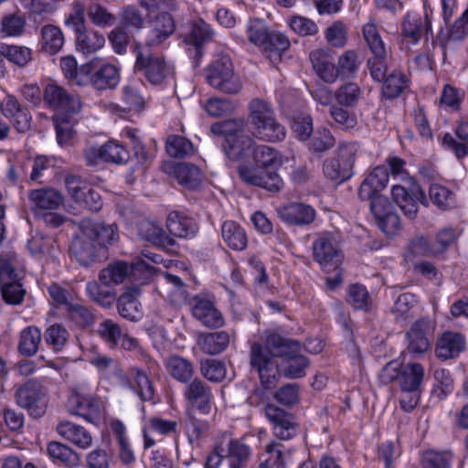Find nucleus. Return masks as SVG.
Returning <instances> with one entry per match:
<instances>
[{"label": "nucleus", "mask_w": 468, "mask_h": 468, "mask_svg": "<svg viewBox=\"0 0 468 468\" xmlns=\"http://www.w3.org/2000/svg\"><path fill=\"white\" fill-rule=\"evenodd\" d=\"M298 347L297 341L284 338L276 333L267 336L265 346L258 342L251 345L250 366L259 374L261 383L265 389L275 388L280 379L279 357L283 358Z\"/></svg>", "instance_id": "nucleus-1"}, {"label": "nucleus", "mask_w": 468, "mask_h": 468, "mask_svg": "<svg viewBox=\"0 0 468 468\" xmlns=\"http://www.w3.org/2000/svg\"><path fill=\"white\" fill-rule=\"evenodd\" d=\"M251 155L258 167L239 166L238 173L240 179L248 185L259 186L270 192H279L283 186L282 179L276 171L268 169H276L282 165L281 154L268 145L255 144Z\"/></svg>", "instance_id": "nucleus-2"}, {"label": "nucleus", "mask_w": 468, "mask_h": 468, "mask_svg": "<svg viewBox=\"0 0 468 468\" xmlns=\"http://www.w3.org/2000/svg\"><path fill=\"white\" fill-rule=\"evenodd\" d=\"M390 173L394 179H399L405 185L395 184L391 187L393 201L409 219H414L419 211V204L428 206L426 194L405 170L406 162L398 157L388 158Z\"/></svg>", "instance_id": "nucleus-3"}, {"label": "nucleus", "mask_w": 468, "mask_h": 468, "mask_svg": "<svg viewBox=\"0 0 468 468\" xmlns=\"http://www.w3.org/2000/svg\"><path fill=\"white\" fill-rule=\"evenodd\" d=\"M140 5L147 11L149 23L145 46L158 48L176 32L172 13L178 9V4L176 0H140Z\"/></svg>", "instance_id": "nucleus-4"}, {"label": "nucleus", "mask_w": 468, "mask_h": 468, "mask_svg": "<svg viewBox=\"0 0 468 468\" xmlns=\"http://www.w3.org/2000/svg\"><path fill=\"white\" fill-rule=\"evenodd\" d=\"M253 451L246 437L224 438L207 454L203 468H248Z\"/></svg>", "instance_id": "nucleus-5"}, {"label": "nucleus", "mask_w": 468, "mask_h": 468, "mask_svg": "<svg viewBox=\"0 0 468 468\" xmlns=\"http://www.w3.org/2000/svg\"><path fill=\"white\" fill-rule=\"evenodd\" d=\"M245 35L233 32L234 40L240 45L247 42L254 45L262 51L281 55L289 49L291 42L283 33L271 29L261 18L250 17L245 25Z\"/></svg>", "instance_id": "nucleus-6"}, {"label": "nucleus", "mask_w": 468, "mask_h": 468, "mask_svg": "<svg viewBox=\"0 0 468 468\" xmlns=\"http://www.w3.org/2000/svg\"><path fill=\"white\" fill-rule=\"evenodd\" d=\"M248 124L251 134L265 142H281L286 136V129L281 124L271 103L253 99L249 104Z\"/></svg>", "instance_id": "nucleus-7"}, {"label": "nucleus", "mask_w": 468, "mask_h": 468, "mask_svg": "<svg viewBox=\"0 0 468 468\" xmlns=\"http://www.w3.org/2000/svg\"><path fill=\"white\" fill-rule=\"evenodd\" d=\"M205 78L210 87L225 94H238L242 89L241 80L227 55L217 58L205 69Z\"/></svg>", "instance_id": "nucleus-8"}, {"label": "nucleus", "mask_w": 468, "mask_h": 468, "mask_svg": "<svg viewBox=\"0 0 468 468\" xmlns=\"http://www.w3.org/2000/svg\"><path fill=\"white\" fill-rule=\"evenodd\" d=\"M134 69L152 85L163 84L174 75V67L163 56L138 48Z\"/></svg>", "instance_id": "nucleus-9"}, {"label": "nucleus", "mask_w": 468, "mask_h": 468, "mask_svg": "<svg viewBox=\"0 0 468 468\" xmlns=\"http://www.w3.org/2000/svg\"><path fill=\"white\" fill-rule=\"evenodd\" d=\"M16 401L31 417L40 418L45 414L48 406L46 389L40 383L29 380L16 389Z\"/></svg>", "instance_id": "nucleus-10"}, {"label": "nucleus", "mask_w": 468, "mask_h": 468, "mask_svg": "<svg viewBox=\"0 0 468 468\" xmlns=\"http://www.w3.org/2000/svg\"><path fill=\"white\" fill-rule=\"evenodd\" d=\"M313 256L324 271L336 270L343 260L339 244L330 234H323L314 241Z\"/></svg>", "instance_id": "nucleus-11"}, {"label": "nucleus", "mask_w": 468, "mask_h": 468, "mask_svg": "<svg viewBox=\"0 0 468 468\" xmlns=\"http://www.w3.org/2000/svg\"><path fill=\"white\" fill-rule=\"evenodd\" d=\"M43 101L48 108L60 112L61 116L76 114L81 109L80 98L56 83H48L45 87Z\"/></svg>", "instance_id": "nucleus-12"}, {"label": "nucleus", "mask_w": 468, "mask_h": 468, "mask_svg": "<svg viewBox=\"0 0 468 468\" xmlns=\"http://www.w3.org/2000/svg\"><path fill=\"white\" fill-rule=\"evenodd\" d=\"M401 37L409 44L416 45L421 38L433 37L431 20L427 13L424 16L416 12H408L401 21Z\"/></svg>", "instance_id": "nucleus-13"}, {"label": "nucleus", "mask_w": 468, "mask_h": 468, "mask_svg": "<svg viewBox=\"0 0 468 468\" xmlns=\"http://www.w3.org/2000/svg\"><path fill=\"white\" fill-rule=\"evenodd\" d=\"M66 407L70 415L83 418L91 423L98 421L101 416V404L90 394L72 392L67 400Z\"/></svg>", "instance_id": "nucleus-14"}, {"label": "nucleus", "mask_w": 468, "mask_h": 468, "mask_svg": "<svg viewBox=\"0 0 468 468\" xmlns=\"http://www.w3.org/2000/svg\"><path fill=\"white\" fill-rule=\"evenodd\" d=\"M277 212L282 221L290 227H307L316 218V210L303 202H289Z\"/></svg>", "instance_id": "nucleus-15"}, {"label": "nucleus", "mask_w": 468, "mask_h": 468, "mask_svg": "<svg viewBox=\"0 0 468 468\" xmlns=\"http://www.w3.org/2000/svg\"><path fill=\"white\" fill-rule=\"evenodd\" d=\"M183 395L192 409L204 415L211 411L214 396L211 388L203 380L195 378L188 382Z\"/></svg>", "instance_id": "nucleus-16"}, {"label": "nucleus", "mask_w": 468, "mask_h": 468, "mask_svg": "<svg viewBox=\"0 0 468 468\" xmlns=\"http://www.w3.org/2000/svg\"><path fill=\"white\" fill-rule=\"evenodd\" d=\"M153 268L144 259H140L129 266L125 261H119L110 264L107 268L101 271L99 279L101 284L111 287L124 282L128 275L133 271H146L151 272Z\"/></svg>", "instance_id": "nucleus-17"}, {"label": "nucleus", "mask_w": 468, "mask_h": 468, "mask_svg": "<svg viewBox=\"0 0 468 468\" xmlns=\"http://www.w3.org/2000/svg\"><path fill=\"white\" fill-rule=\"evenodd\" d=\"M432 328L428 318L417 320L407 333L408 349L412 354H424L431 348Z\"/></svg>", "instance_id": "nucleus-18"}, {"label": "nucleus", "mask_w": 468, "mask_h": 468, "mask_svg": "<svg viewBox=\"0 0 468 468\" xmlns=\"http://www.w3.org/2000/svg\"><path fill=\"white\" fill-rule=\"evenodd\" d=\"M2 112L17 133H26L29 130L31 113L27 107L23 106L14 95H6L3 101Z\"/></svg>", "instance_id": "nucleus-19"}, {"label": "nucleus", "mask_w": 468, "mask_h": 468, "mask_svg": "<svg viewBox=\"0 0 468 468\" xmlns=\"http://www.w3.org/2000/svg\"><path fill=\"white\" fill-rule=\"evenodd\" d=\"M80 229L86 237L91 238L98 247H107L115 241L118 235V229L115 224L105 225L90 219H83L80 224Z\"/></svg>", "instance_id": "nucleus-20"}, {"label": "nucleus", "mask_w": 468, "mask_h": 468, "mask_svg": "<svg viewBox=\"0 0 468 468\" xmlns=\"http://www.w3.org/2000/svg\"><path fill=\"white\" fill-rule=\"evenodd\" d=\"M191 304L193 316L205 326L217 328L223 325L222 314L211 300L201 295H196Z\"/></svg>", "instance_id": "nucleus-21"}, {"label": "nucleus", "mask_w": 468, "mask_h": 468, "mask_svg": "<svg viewBox=\"0 0 468 468\" xmlns=\"http://www.w3.org/2000/svg\"><path fill=\"white\" fill-rule=\"evenodd\" d=\"M310 61L316 75L326 83H334L338 71L329 49L317 48L310 53Z\"/></svg>", "instance_id": "nucleus-22"}, {"label": "nucleus", "mask_w": 468, "mask_h": 468, "mask_svg": "<svg viewBox=\"0 0 468 468\" xmlns=\"http://www.w3.org/2000/svg\"><path fill=\"white\" fill-rule=\"evenodd\" d=\"M213 30L204 20L198 19L188 24L187 32L185 33L183 42L186 45L194 47L195 56L202 57L203 45L212 37Z\"/></svg>", "instance_id": "nucleus-23"}, {"label": "nucleus", "mask_w": 468, "mask_h": 468, "mask_svg": "<svg viewBox=\"0 0 468 468\" xmlns=\"http://www.w3.org/2000/svg\"><path fill=\"white\" fill-rule=\"evenodd\" d=\"M441 144L458 160L468 156V122H461L455 127L453 133H446L442 136Z\"/></svg>", "instance_id": "nucleus-24"}, {"label": "nucleus", "mask_w": 468, "mask_h": 468, "mask_svg": "<svg viewBox=\"0 0 468 468\" xmlns=\"http://www.w3.org/2000/svg\"><path fill=\"white\" fill-rule=\"evenodd\" d=\"M465 344V337L462 334L444 332L437 341L435 355L442 360L457 357L464 350Z\"/></svg>", "instance_id": "nucleus-25"}, {"label": "nucleus", "mask_w": 468, "mask_h": 468, "mask_svg": "<svg viewBox=\"0 0 468 468\" xmlns=\"http://www.w3.org/2000/svg\"><path fill=\"white\" fill-rule=\"evenodd\" d=\"M28 200L34 210H56L63 205L64 197L53 187H41L29 191Z\"/></svg>", "instance_id": "nucleus-26"}, {"label": "nucleus", "mask_w": 468, "mask_h": 468, "mask_svg": "<svg viewBox=\"0 0 468 468\" xmlns=\"http://www.w3.org/2000/svg\"><path fill=\"white\" fill-rule=\"evenodd\" d=\"M169 232L177 238L192 239L198 232V225L193 218L183 212L171 211L166 218Z\"/></svg>", "instance_id": "nucleus-27"}, {"label": "nucleus", "mask_w": 468, "mask_h": 468, "mask_svg": "<svg viewBox=\"0 0 468 468\" xmlns=\"http://www.w3.org/2000/svg\"><path fill=\"white\" fill-rule=\"evenodd\" d=\"M389 178L388 168L383 165L376 166L364 179L358 190L360 199H369L387 186Z\"/></svg>", "instance_id": "nucleus-28"}, {"label": "nucleus", "mask_w": 468, "mask_h": 468, "mask_svg": "<svg viewBox=\"0 0 468 468\" xmlns=\"http://www.w3.org/2000/svg\"><path fill=\"white\" fill-rule=\"evenodd\" d=\"M57 432L66 441L80 449H87L92 443V437L83 426L69 420L60 421L56 428Z\"/></svg>", "instance_id": "nucleus-29"}, {"label": "nucleus", "mask_w": 468, "mask_h": 468, "mask_svg": "<svg viewBox=\"0 0 468 468\" xmlns=\"http://www.w3.org/2000/svg\"><path fill=\"white\" fill-rule=\"evenodd\" d=\"M254 145L255 142L251 137L240 133L225 142L223 149L229 160L239 161L245 160L251 155Z\"/></svg>", "instance_id": "nucleus-30"}, {"label": "nucleus", "mask_w": 468, "mask_h": 468, "mask_svg": "<svg viewBox=\"0 0 468 468\" xmlns=\"http://www.w3.org/2000/svg\"><path fill=\"white\" fill-rule=\"evenodd\" d=\"M139 290L133 288L122 293L117 301L119 314L129 321H138L143 317L141 303L138 301Z\"/></svg>", "instance_id": "nucleus-31"}, {"label": "nucleus", "mask_w": 468, "mask_h": 468, "mask_svg": "<svg viewBox=\"0 0 468 468\" xmlns=\"http://www.w3.org/2000/svg\"><path fill=\"white\" fill-rule=\"evenodd\" d=\"M138 234L143 239L161 248H169L175 244V240L164 229L153 221L142 220L138 224Z\"/></svg>", "instance_id": "nucleus-32"}, {"label": "nucleus", "mask_w": 468, "mask_h": 468, "mask_svg": "<svg viewBox=\"0 0 468 468\" xmlns=\"http://www.w3.org/2000/svg\"><path fill=\"white\" fill-rule=\"evenodd\" d=\"M173 174L178 184L186 189H197L203 180L199 167L189 163H179L174 166Z\"/></svg>", "instance_id": "nucleus-33"}, {"label": "nucleus", "mask_w": 468, "mask_h": 468, "mask_svg": "<svg viewBox=\"0 0 468 468\" xmlns=\"http://www.w3.org/2000/svg\"><path fill=\"white\" fill-rule=\"evenodd\" d=\"M221 237L225 244L233 250L240 251L247 247L245 229L233 220H227L222 224Z\"/></svg>", "instance_id": "nucleus-34"}, {"label": "nucleus", "mask_w": 468, "mask_h": 468, "mask_svg": "<svg viewBox=\"0 0 468 468\" xmlns=\"http://www.w3.org/2000/svg\"><path fill=\"white\" fill-rule=\"evenodd\" d=\"M382 82L381 94L387 100H394L410 89V80L399 70H392Z\"/></svg>", "instance_id": "nucleus-35"}, {"label": "nucleus", "mask_w": 468, "mask_h": 468, "mask_svg": "<svg viewBox=\"0 0 468 468\" xmlns=\"http://www.w3.org/2000/svg\"><path fill=\"white\" fill-rule=\"evenodd\" d=\"M282 363L280 364L281 376L287 378H301L305 376V369L309 366V360L306 356L297 354V349H293L285 356Z\"/></svg>", "instance_id": "nucleus-36"}, {"label": "nucleus", "mask_w": 468, "mask_h": 468, "mask_svg": "<svg viewBox=\"0 0 468 468\" xmlns=\"http://www.w3.org/2000/svg\"><path fill=\"white\" fill-rule=\"evenodd\" d=\"M181 425L191 445L197 444L209 430L208 421L197 418L190 410L186 411Z\"/></svg>", "instance_id": "nucleus-37"}, {"label": "nucleus", "mask_w": 468, "mask_h": 468, "mask_svg": "<svg viewBox=\"0 0 468 468\" xmlns=\"http://www.w3.org/2000/svg\"><path fill=\"white\" fill-rule=\"evenodd\" d=\"M381 27L375 17H370L361 27L363 40L371 53L388 50L380 35Z\"/></svg>", "instance_id": "nucleus-38"}, {"label": "nucleus", "mask_w": 468, "mask_h": 468, "mask_svg": "<svg viewBox=\"0 0 468 468\" xmlns=\"http://www.w3.org/2000/svg\"><path fill=\"white\" fill-rule=\"evenodd\" d=\"M47 452L54 463L72 468L78 466L80 457L71 448L58 442L51 441L48 444Z\"/></svg>", "instance_id": "nucleus-39"}, {"label": "nucleus", "mask_w": 468, "mask_h": 468, "mask_svg": "<svg viewBox=\"0 0 468 468\" xmlns=\"http://www.w3.org/2000/svg\"><path fill=\"white\" fill-rule=\"evenodd\" d=\"M119 81V70L112 64L102 65L91 76L89 75V82L98 90L115 88Z\"/></svg>", "instance_id": "nucleus-40"}, {"label": "nucleus", "mask_w": 468, "mask_h": 468, "mask_svg": "<svg viewBox=\"0 0 468 468\" xmlns=\"http://www.w3.org/2000/svg\"><path fill=\"white\" fill-rule=\"evenodd\" d=\"M97 244L91 238H88L80 230L79 235L73 241L72 250L77 261L80 265L89 266L97 257Z\"/></svg>", "instance_id": "nucleus-41"}, {"label": "nucleus", "mask_w": 468, "mask_h": 468, "mask_svg": "<svg viewBox=\"0 0 468 468\" xmlns=\"http://www.w3.org/2000/svg\"><path fill=\"white\" fill-rule=\"evenodd\" d=\"M467 32L468 8L463 13L461 17L454 22L447 34H444L442 28L440 30L436 38L433 40V45H438L442 49H445L449 40L461 41L464 39Z\"/></svg>", "instance_id": "nucleus-42"}, {"label": "nucleus", "mask_w": 468, "mask_h": 468, "mask_svg": "<svg viewBox=\"0 0 468 468\" xmlns=\"http://www.w3.org/2000/svg\"><path fill=\"white\" fill-rule=\"evenodd\" d=\"M104 44L105 37L99 31L86 27L76 34L77 49L85 55L97 52Z\"/></svg>", "instance_id": "nucleus-43"}, {"label": "nucleus", "mask_w": 468, "mask_h": 468, "mask_svg": "<svg viewBox=\"0 0 468 468\" xmlns=\"http://www.w3.org/2000/svg\"><path fill=\"white\" fill-rule=\"evenodd\" d=\"M229 344V335L224 331L205 333L198 337V346L201 351L208 355L221 353L228 347Z\"/></svg>", "instance_id": "nucleus-44"}, {"label": "nucleus", "mask_w": 468, "mask_h": 468, "mask_svg": "<svg viewBox=\"0 0 468 468\" xmlns=\"http://www.w3.org/2000/svg\"><path fill=\"white\" fill-rule=\"evenodd\" d=\"M169 375L181 383L187 384L194 375L193 363L180 356H171L166 362Z\"/></svg>", "instance_id": "nucleus-45"}, {"label": "nucleus", "mask_w": 468, "mask_h": 468, "mask_svg": "<svg viewBox=\"0 0 468 468\" xmlns=\"http://www.w3.org/2000/svg\"><path fill=\"white\" fill-rule=\"evenodd\" d=\"M42 334L38 327L28 325L20 332L18 352L26 356H34L41 343Z\"/></svg>", "instance_id": "nucleus-46"}, {"label": "nucleus", "mask_w": 468, "mask_h": 468, "mask_svg": "<svg viewBox=\"0 0 468 468\" xmlns=\"http://www.w3.org/2000/svg\"><path fill=\"white\" fill-rule=\"evenodd\" d=\"M424 367L420 363H410L402 367L399 386V388L422 390Z\"/></svg>", "instance_id": "nucleus-47"}, {"label": "nucleus", "mask_w": 468, "mask_h": 468, "mask_svg": "<svg viewBox=\"0 0 468 468\" xmlns=\"http://www.w3.org/2000/svg\"><path fill=\"white\" fill-rule=\"evenodd\" d=\"M389 60L388 50L371 53V56L367 59L366 67L373 80L381 82L388 75Z\"/></svg>", "instance_id": "nucleus-48"}, {"label": "nucleus", "mask_w": 468, "mask_h": 468, "mask_svg": "<svg viewBox=\"0 0 468 468\" xmlns=\"http://www.w3.org/2000/svg\"><path fill=\"white\" fill-rule=\"evenodd\" d=\"M65 39L62 30L48 24L41 28V48L48 54H56L62 48Z\"/></svg>", "instance_id": "nucleus-49"}, {"label": "nucleus", "mask_w": 468, "mask_h": 468, "mask_svg": "<svg viewBox=\"0 0 468 468\" xmlns=\"http://www.w3.org/2000/svg\"><path fill=\"white\" fill-rule=\"evenodd\" d=\"M60 67L65 78L77 85L83 86L89 82L90 65L86 64L78 68L77 61L73 57H65L61 58Z\"/></svg>", "instance_id": "nucleus-50"}, {"label": "nucleus", "mask_w": 468, "mask_h": 468, "mask_svg": "<svg viewBox=\"0 0 468 468\" xmlns=\"http://www.w3.org/2000/svg\"><path fill=\"white\" fill-rule=\"evenodd\" d=\"M431 203L442 211L451 210L456 207V196L448 187L432 184L429 189Z\"/></svg>", "instance_id": "nucleus-51"}, {"label": "nucleus", "mask_w": 468, "mask_h": 468, "mask_svg": "<svg viewBox=\"0 0 468 468\" xmlns=\"http://www.w3.org/2000/svg\"><path fill=\"white\" fill-rule=\"evenodd\" d=\"M87 16L90 21L99 27H112L116 22V16L98 1H90L87 6Z\"/></svg>", "instance_id": "nucleus-52"}, {"label": "nucleus", "mask_w": 468, "mask_h": 468, "mask_svg": "<svg viewBox=\"0 0 468 468\" xmlns=\"http://www.w3.org/2000/svg\"><path fill=\"white\" fill-rule=\"evenodd\" d=\"M452 454L450 452L425 450L420 458V468H452Z\"/></svg>", "instance_id": "nucleus-53"}, {"label": "nucleus", "mask_w": 468, "mask_h": 468, "mask_svg": "<svg viewBox=\"0 0 468 468\" xmlns=\"http://www.w3.org/2000/svg\"><path fill=\"white\" fill-rule=\"evenodd\" d=\"M324 176L337 184L348 180L353 176V171L348 169L337 157L327 158L323 164Z\"/></svg>", "instance_id": "nucleus-54"}, {"label": "nucleus", "mask_w": 468, "mask_h": 468, "mask_svg": "<svg viewBox=\"0 0 468 468\" xmlns=\"http://www.w3.org/2000/svg\"><path fill=\"white\" fill-rule=\"evenodd\" d=\"M362 93L361 88L355 82L343 84L335 92L336 105L354 108L358 104Z\"/></svg>", "instance_id": "nucleus-55"}, {"label": "nucleus", "mask_w": 468, "mask_h": 468, "mask_svg": "<svg viewBox=\"0 0 468 468\" xmlns=\"http://www.w3.org/2000/svg\"><path fill=\"white\" fill-rule=\"evenodd\" d=\"M102 162L122 165L130 159V152L115 141H108L101 146Z\"/></svg>", "instance_id": "nucleus-56"}, {"label": "nucleus", "mask_w": 468, "mask_h": 468, "mask_svg": "<svg viewBox=\"0 0 468 468\" xmlns=\"http://www.w3.org/2000/svg\"><path fill=\"white\" fill-rule=\"evenodd\" d=\"M359 69L358 56L353 49L346 50L337 60L336 69L342 80L353 79Z\"/></svg>", "instance_id": "nucleus-57"}, {"label": "nucleus", "mask_w": 468, "mask_h": 468, "mask_svg": "<svg viewBox=\"0 0 468 468\" xmlns=\"http://www.w3.org/2000/svg\"><path fill=\"white\" fill-rule=\"evenodd\" d=\"M245 122L242 119H228L217 122L210 126V132L225 138L227 142L230 137H235L244 132Z\"/></svg>", "instance_id": "nucleus-58"}, {"label": "nucleus", "mask_w": 468, "mask_h": 468, "mask_svg": "<svg viewBox=\"0 0 468 468\" xmlns=\"http://www.w3.org/2000/svg\"><path fill=\"white\" fill-rule=\"evenodd\" d=\"M131 376L136 384V393L141 400H153L155 389L147 374L141 368L133 367L131 369Z\"/></svg>", "instance_id": "nucleus-59"}, {"label": "nucleus", "mask_w": 468, "mask_h": 468, "mask_svg": "<svg viewBox=\"0 0 468 468\" xmlns=\"http://www.w3.org/2000/svg\"><path fill=\"white\" fill-rule=\"evenodd\" d=\"M86 292L89 297L107 308L112 305L115 301L114 292L107 286L99 284L97 282H90L86 284Z\"/></svg>", "instance_id": "nucleus-60"}, {"label": "nucleus", "mask_w": 468, "mask_h": 468, "mask_svg": "<svg viewBox=\"0 0 468 468\" xmlns=\"http://www.w3.org/2000/svg\"><path fill=\"white\" fill-rule=\"evenodd\" d=\"M64 0H20L25 10L34 16L47 17L58 9L59 3Z\"/></svg>", "instance_id": "nucleus-61"}, {"label": "nucleus", "mask_w": 468, "mask_h": 468, "mask_svg": "<svg viewBox=\"0 0 468 468\" xmlns=\"http://www.w3.org/2000/svg\"><path fill=\"white\" fill-rule=\"evenodd\" d=\"M194 151L190 140L180 135H170L166 140V152L174 158H183L191 154Z\"/></svg>", "instance_id": "nucleus-62"}, {"label": "nucleus", "mask_w": 468, "mask_h": 468, "mask_svg": "<svg viewBox=\"0 0 468 468\" xmlns=\"http://www.w3.org/2000/svg\"><path fill=\"white\" fill-rule=\"evenodd\" d=\"M330 115L342 130L350 131L357 125V117L355 112L344 106L332 105Z\"/></svg>", "instance_id": "nucleus-63"}, {"label": "nucleus", "mask_w": 468, "mask_h": 468, "mask_svg": "<svg viewBox=\"0 0 468 468\" xmlns=\"http://www.w3.org/2000/svg\"><path fill=\"white\" fill-rule=\"evenodd\" d=\"M122 102L126 111H140L145 104V99L133 84H127L122 89Z\"/></svg>", "instance_id": "nucleus-64"}]
</instances>
